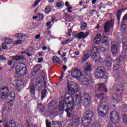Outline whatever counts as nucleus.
Here are the masks:
<instances>
[{"mask_svg": "<svg viewBox=\"0 0 127 127\" xmlns=\"http://www.w3.org/2000/svg\"><path fill=\"white\" fill-rule=\"evenodd\" d=\"M78 88L79 87L76 83L73 82L68 83V91L71 93H66L64 101L60 102L59 111L62 112L66 108L65 111L66 112L67 118L71 117V113L69 112V111H72L75 106L80 105L82 103L81 100H83L82 103L85 106H89L92 103L90 95L87 93H85L82 97L81 93L78 92Z\"/></svg>", "mask_w": 127, "mask_h": 127, "instance_id": "1", "label": "nucleus"}, {"mask_svg": "<svg viewBox=\"0 0 127 127\" xmlns=\"http://www.w3.org/2000/svg\"><path fill=\"white\" fill-rule=\"evenodd\" d=\"M97 98L101 99V101L102 102L98 108V114L100 117H105L110 111L109 103H108V97H105L104 94H100L97 96Z\"/></svg>", "mask_w": 127, "mask_h": 127, "instance_id": "2", "label": "nucleus"}, {"mask_svg": "<svg viewBox=\"0 0 127 127\" xmlns=\"http://www.w3.org/2000/svg\"><path fill=\"white\" fill-rule=\"evenodd\" d=\"M99 52V49L97 47L93 46L92 47V49L91 51V56L92 59H94V61L96 63H102L105 66H107V67H109L112 65V60L111 58H107L106 60H104L101 58V57L97 56V53Z\"/></svg>", "mask_w": 127, "mask_h": 127, "instance_id": "3", "label": "nucleus"}, {"mask_svg": "<svg viewBox=\"0 0 127 127\" xmlns=\"http://www.w3.org/2000/svg\"><path fill=\"white\" fill-rule=\"evenodd\" d=\"M0 96L2 99L4 100H8L9 102H12L14 101V91H12L9 92V90L7 86H4L0 90Z\"/></svg>", "mask_w": 127, "mask_h": 127, "instance_id": "4", "label": "nucleus"}, {"mask_svg": "<svg viewBox=\"0 0 127 127\" xmlns=\"http://www.w3.org/2000/svg\"><path fill=\"white\" fill-rule=\"evenodd\" d=\"M76 73V78H77L78 80L82 83V85H86L88 86V85H90L91 83H92V79L91 77L88 76H84L82 75V73L80 70L76 69H75Z\"/></svg>", "mask_w": 127, "mask_h": 127, "instance_id": "5", "label": "nucleus"}, {"mask_svg": "<svg viewBox=\"0 0 127 127\" xmlns=\"http://www.w3.org/2000/svg\"><path fill=\"white\" fill-rule=\"evenodd\" d=\"M15 73L20 76H25L28 72L26 65L23 63H19L17 64L15 70Z\"/></svg>", "mask_w": 127, "mask_h": 127, "instance_id": "6", "label": "nucleus"}, {"mask_svg": "<svg viewBox=\"0 0 127 127\" xmlns=\"http://www.w3.org/2000/svg\"><path fill=\"white\" fill-rule=\"evenodd\" d=\"M42 88H43V85L41 84V81H38V82H35L31 86L30 92L31 94L34 95L35 93V89H37V91H41Z\"/></svg>", "mask_w": 127, "mask_h": 127, "instance_id": "7", "label": "nucleus"}, {"mask_svg": "<svg viewBox=\"0 0 127 127\" xmlns=\"http://www.w3.org/2000/svg\"><path fill=\"white\" fill-rule=\"evenodd\" d=\"M109 38H108V36H104L102 38L101 43L102 45H101L98 47V51L100 50V51H102V52H104L106 51V48L103 46H106L107 48H109Z\"/></svg>", "mask_w": 127, "mask_h": 127, "instance_id": "8", "label": "nucleus"}, {"mask_svg": "<svg viewBox=\"0 0 127 127\" xmlns=\"http://www.w3.org/2000/svg\"><path fill=\"white\" fill-rule=\"evenodd\" d=\"M57 103L55 101L50 102L48 104V113L50 115H54L55 114V110H57Z\"/></svg>", "mask_w": 127, "mask_h": 127, "instance_id": "9", "label": "nucleus"}, {"mask_svg": "<svg viewBox=\"0 0 127 127\" xmlns=\"http://www.w3.org/2000/svg\"><path fill=\"white\" fill-rule=\"evenodd\" d=\"M110 121L113 124H118L120 122V118L119 117V114L117 111H112L110 115Z\"/></svg>", "mask_w": 127, "mask_h": 127, "instance_id": "10", "label": "nucleus"}, {"mask_svg": "<svg viewBox=\"0 0 127 127\" xmlns=\"http://www.w3.org/2000/svg\"><path fill=\"white\" fill-rule=\"evenodd\" d=\"M90 34L88 31L84 33V32H81L80 33L73 32L72 34L73 37L74 38H78V39H84L86 37H87Z\"/></svg>", "mask_w": 127, "mask_h": 127, "instance_id": "11", "label": "nucleus"}, {"mask_svg": "<svg viewBox=\"0 0 127 127\" xmlns=\"http://www.w3.org/2000/svg\"><path fill=\"white\" fill-rule=\"evenodd\" d=\"M95 75L97 78H103L105 76V68L103 66L97 67Z\"/></svg>", "mask_w": 127, "mask_h": 127, "instance_id": "12", "label": "nucleus"}, {"mask_svg": "<svg viewBox=\"0 0 127 127\" xmlns=\"http://www.w3.org/2000/svg\"><path fill=\"white\" fill-rule=\"evenodd\" d=\"M23 81L21 80H16L13 81V86L17 89V91H20L23 88Z\"/></svg>", "mask_w": 127, "mask_h": 127, "instance_id": "13", "label": "nucleus"}, {"mask_svg": "<svg viewBox=\"0 0 127 127\" xmlns=\"http://www.w3.org/2000/svg\"><path fill=\"white\" fill-rule=\"evenodd\" d=\"M80 123L79 117L77 116H74L72 120L71 121L70 124L67 126V127H78V125Z\"/></svg>", "mask_w": 127, "mask_h": 127, "instance_id": "14", "label": "nucleus"}, {"mask_svg": "<svg viewBox=\"0 0 127 127\" xmlns=\"http://www.w3.org/2000/svg\"><path fill=\"white\" fill-rule=\"evenodd\" d=\"M114 20H111L105 23L104 26V31L105 32L108 33L110 32V30L113 27Z\"/></svg>", "mask_w": 127, "mask_h": 127, "instance_id": "15", "label": "nucleus"}, {"mask_svg": "<svg viewBox=\"0 0 127 127\" xmlns=\"http://www.w3.org/2000/svg\"><path fill=\"white\" fill-rule=\"evenodd\" d=\"M46 127H62V125L60 122L56 121L53 122L51 126V123L48 120H46Z\"/></svg>", "mask_w": 127, "mask_h": 127, "instance_id": "16", "label": "nucleus"}, {"mask_svg": "<svg viewBox=\"0 0 127 127\" xmlns=\"http://www.w3.org/2000/svg\"><path fill=\"white\" fill-rule=\"evenodd\" d=\"M92 119L91 118H83L82 120V123L84 127H88L91 124Z\"/></svg>", "mask_w": 127, "mask_h": 127, "instance_id": "17", "label": "nucleus"}, {"mask_svg": "<svg viewBox=\"0 0 127 127\" xmlns=\"http://www.w3.org/2000/svg\"><path fill=\"white\" fill-rule=\"evenodd\" d=\"M101 38H102V35L100 34H97L93 40L94 44H99L101 42Z\"/></svg>", "mask_w": 127, "mask_h": 127, "instance_id": "18", "label": "nucleus"}, {"mask_svg": "<svg viewBox=\"0 0 127 127\" xmlns=\"http://www.w3.org/2000/svg\"><path fill=\"white\" fill-rule=\"evenodd\" d=\"M97 88H98V90H103L104 92L107 93L108 90L106 88V85L105 84H99L96 85Z\"/></svg>", "mask_w": 127, "mask_h": 127, "instance_id": "19", "label": "nucleus"}, {"mask_svg": "<svg viewBox=\"0 0 127 127\" xmlns=\"http://www.w3.org/2000/svg\"><path fill=\"white\" fill-rule=\"evenodd\" d=\"M85 117H88V119H91L94 116V113L91 110H87L85 112Z\"/></svg>", "mask_w": 127, "mask_h": 127, "instance_id": "20", "label": "nucleus"}, {"mask_svg": "<svg viewBox=\"0 0 127 127\" xmlns=\"http://www.w3.org/2000/svg\"><path fill=\"white\" fill-rule=\"evenodd\" d=\"M119 60H116L114 62V66L113 69L114 70H119V68H120V63L118 62Z\"/></svg>", "mask_w": 127, "mask_h": 127, "instance_id": "21", "label": "nucleus"}, {"mask_svg": "<svg viewBox=\"0 0 127 127\" xmlns=\"http://www.w3.org/2000/svg\"><path fill=\"white\" fill-rule=\"evenodd\" d=\"M123 48L125 51L127 50V37H126L123 39Z\"/></svg>", "mask_w": 127, "mask_h": 127, "instance_id": "22", "label": "nucleus"}, {"mask_svg": "<svg viewBox=\"0 0 127 127\" xmlns=\"http://www.w3.org/2000/svg\"><path fill=\"white\" fill-rule=\"evenodd\" d=\"M111 51L113 54H116L118 52V46L117 45L113 44L111 46Z\"/></svg>", "mask_w": 127, "mask_h": 127, "instance_id": "23", "label": "nucleus"}, {"mask_svg": "<svg viewBox=\"0 0 127 127\" xmlns=\"http://www.w3.org/2000/svg\"><path fill=\"white\" fill-rule=\"evenodd\" d=\"M12 59L15 61H19V60H23L24 57L22 56H16L12 57Z\"/></svg>", "mask_w": 127, "mask_h": 127, "instance_id": "24", "label": "nucleus"}, {"mask_svg": "<svg viewBox=\"0 0 127 127\" xmlns=\"http://www.w3.org/2000/svg\"><path fill=\"white\" fill-rule=\"evenodd\" d=\"M111 100H112V102L114 103V104H118V103H119V101H120L118 99V97L117 96V95L116 94L113 95V97L111 99Z\"/></svg>", "mask_w": 127, "mask_h": 127, "instance_id": "25", "label": "nucleus"}, {"mask_svg": "<svg viewBox=\"0 0 127 127\" xmlns=\"http://www.w3.org/2000/svg\"><path fill=\"white\" fill-rule=\"evenodd\" d=\"M91 64H90V63H86L85 65V67L84 69L85 71H86V72H88L89 71H91Z\"/></svg>", "mask_w": 127, "mask_h": 127, "instance_id": "26", "label": "nucleus"}, {"mask_svg": "<svg viewBox=\"0 0 127 127\" xmlns=\"http://www.w3.org/2000/svg\"><path fill=\"white\" fill-rule=\"evenodd\" d=\"M52 60L55 63H59V64H60V59H59V58L56 57V56H54L53 58H52Z\"/></svg>", "mask_w": 127, "mask_h": 127, "instance_id": "27", "label": "nucleus"}, {"mask_svg": "<svg viewBox=\"0 0 127 127\" xmlns=\"http://www.w3.org/2000/svg\"><path fill=\"white\" fill-rule=\"evenodd\" d=\"M15 36L16 38H18V39H22L24 36V35L22 33H18L15 35Z\"/></svg>", "mask_w": 127, "mask_h": 127, "instance_id": "28", "label": "nucleus"}, {"mask_svg": "<svg viewBox=\"0 0 127 127\" xmlns=\"http://www.w3.org/2000/svg\"><path fill=\"white\" fill-rule=\"evenodd\" d=\"M88 58H89V55L85 54L82 57V62H86V61L88 60Z\"/></svg>", "mask_w": 127, "mask_h": 127, "instance_id": "29", "label": "nucleus"}, {"mask_svg": "<svg viewBox=\"0 0 127 127\" xmlns=\"http://www.w3.org/2000/svg\"><path fill=\"white\" fill-rule=\"evenodd\" d=\"M51 11V7L50 6H48L45 8V12L46 13H49Z\"/></svg>", "mask_w": 127, "mask_h": 127, "instance_id": "30", "label": "nucleus"}, {"mask_svg": "<svg viewBox=\"0 0 127 127\" xmlns=\"http://www.w3.org/2000/svg\"><path fill=\"white\" fill-rule=\"evenodd\" d=\"M80 27L81 29H85V28H87V23L82 22Z\"/></svg>", "mask_w": 127, "mask_h": 127, "instance_id": "31", "label": "nucleus"}, {"mask_svg": "<svg viewBox=\"0 0 127 127\" xmlns=\"http://www.w3.org/2000/svg\"><path fill=\"white\" fill-rule=\"evenodd\" d=\"M46 95H47V90L46 89L43 90L42 92V98H45Z\"/></svg>", "mask_w": 127, "mask_h": 127, "instance_id": "32", "label": "nucleus"}, {"mask_svg": "<svg viewBox=\"0 0 127 127\" xmlns=\"http://www.w3.org/2000/svg\"><path fill=\"white\" fill-rule=\"evenodd\" d=\"M122 11H123V9L120 10L118 11L117 14V18L119 19V20H120V19L121 18V15L122 14Z\"/></svg>", "mask_w": 127, "mask_h": 127, "instance_id": "33", "label": "nucleus"}, {"mask_svg": "<svg viewBox=\"0 0 127 127\" xmlns=\"http://www.w3.org/2000/svg\"><path fill=\"white\" fill-rule=\"evenodd\" d=\"M11 42H13V40L10 39H6L5 40V43H6V44H10Z\"/></svg>", "mask_w": 127, "mask_h": 127, "instance_id": "34", "label": "nucleus"}, {"mask_svg": "<svg viewBox=\"0 0 127 127\" xmlns=\"http://www.w3.org/2000/svg\"><path fill=\"white\" fill-rule=\"evenodd\" d=\"M13 44L14 45H16L17 44H22V41L20 40H18L17 41H14L13 43Z\"/></svg>", "mask_w": 127, "mask_h": 127, "instance_id": "35", "label": "nucleus"}, {"mask_svg": "<svg viewBox=\"0 0 127 127\" xmlns=\"http://www.w3.org/2000/svg\"><path fill=\"white\" fill-rule=\"evenodd\" d=\"M90 127H101V124L98 123H95L92 125Z\"/></svg>", "mask_w": 127, "mask_h": 127, "instance_id": "36", "label": "nucleus"}, {"mask_svg": "<svg viewBox=\"0 0 127 127\" xmlns=\"http://www.w3.org/2000/svg\"><path fill=\"white\" fill-rule=\"evenodd\" d=\"M122 118L123 119L124 123L127 124V115H123Z\"/></svg>", "mask_w": 127, "mask_h": 127, "instance_id": "37", "label": "nucleus"}, {"mask_svg": "<svg viewBox=\"0 0 127 127\" xmlns=\"http://www.w3.org/2000/svg\"><path fill=\"white\" fill-rule=\"evenodd\" d=\"M44 17L43 14L39 13L38 15V20H42Z\"/></svg>", "mask_w": 127, "mask_h": 127, "instance_id": "38", "label": "nucleus"}, {"mask_svg": "<svg viewBox=\"0 0 127 127\" xmlns=\"http://www.w3.org/2000/svg\"><path fill=\"white\" fill-rule=\"evenodd\" d=\"M9 124L11 127H16V125L15 124V123L14 122V121H13V120L10 121Z\"/></svg>", "mask_w": 127, "mask_h": 127, "instance_id": "39", "label": "nucleus"}, {"mask_svg": "<svg viewBox=\"0 0 127 127\" xmlns=\"http://www.w3.org/2000/svg\"><path fill=\"white\" fill-rule=\"evenodd\" d=\"M34 71H35V72H38V71H39V70H40V66L39 65H37L35 66L34 68Z\"/></svg>", "mask_w": 127, "mask_h": 127, "instance_id": "40", "label": "nucleus"}, {"mask_svg": "<svg viewBox=\"0 0 127 127\" xmlns=\"http://www.w3.org/2000/svg\"><path fill=\"white\" fill-rule=\"evenodd\" d=\"M74 40V39L70 38L69 39H68L67 40H65L64 43L65 44H68V43H70V42L73 41Z\"/></svg>", "mask_w": 127, "mask_h": 127, "instance_id": "41", "label": "nucleus"}, {"mask_svg": "<svg viewBox=\"0 0 127 127\" xmlns=\"http://www.w3.org/2000/svg\"><path fill=\"white\" fill-rule=\"evenodd\" d=\"M127 52H124L123 53H122L121 55V57L123 58V59H125L126 57H127Z\"/></svg>", "mask_w": 127, "mask_h": 127, "instance_id": "42", "label": "nucleus"}, {"mask_svg": "<svg viewBox=\"0 0 127 127\" xmlns=\"http://www.w3.org/2000/svg\"><path fill=\"white\" fill-rule=\"evenodd\" d=\"M71 76L73 77V78H76V70L71 71Z\"/></svg>", "mask_w": 127, "mask_h": 127, "instance_id": "43", "label": "nucleus"}, {"mask_svg": "<svg viewBox=\"0 0 127 127\" xmlns=\"http://www.w3.org/2000/svg\"><path fill=\"white\" fill-rule=\"evenodd\" d=\"M72 32V29H69L67 32V36L70 37L71 36V33Z\"/></svg>", "mask_w": 127, "mask_h": 127, "instance_id": "44", "label": "nucleus"}, {"mask_svg": "<svg viewBox=\"0 0 127 127\" xmlns=\"http://www.w3.org/2000/svg\"><path fill=\"white\" fill-rule=\"evenodd\" d=\"M40 0H36L34 3V6H37V4L40 2Z\"/></svg>", "mask_w": 127, "mask_h": 127, "instance_id": "45", "label": "nucleus"}, {"mask_svg": "<svg viewBox=\"0 0 127 127\" xmlns=\"http://www.w3.org/2000/svg\"><path fill=\"white\" fill-rule=\"evenodd\" d=\"M44 54H45V53L43 51L39 53V56H40V57H42V56H44Z\"/></svg>", "mask_w": 127, "mask_h": 127, "instance_id": "46", "label": "nucleus"}, {"mask_svg": "<svg viewBox=\"0 0 127 127\" xmlns=\"http://www.w3.org/2000/svg\"><path fill=\"white\" fill-rule=\"evenodd\" d=\"M31 74L33 76V77H35V76L37 75V72L34 70L32 72Z\"/></svg>", "mask_w": 127, "mask_h": 127, "instance_id": "47", "label": "nucleus"}, {"mask_svg": "<svg viewBox=\"0 0 127 127\" xmlns=\"http://www.w3.org/2000/svg\"><path fill=\"white\" fill-rule=\"evenodd\" d=\"M2 48L3 49H7V46H6V45L5 44V43L2 44Z\"/></svg>", "mask_w": 127, "mask_h": 127, "instance_id": "48", "label": "nucleus"}, {"mask_svg": "<svg viewBox=\"0 0 127 127\" xmlns=\"http://www.w3.org/2000/svg\"><path fill=\"white\" fill-rule=\"evenodd\" d=\"M125 26V24H124V22H122V24H121V29H122V30H123V29L124 30H125V29H127V28H124Z\"/></svg>", "mask_w": 127, "mask_h": 127, "instance_id": "49", "label": "nucleus"}, {"mask_svg": "<svg viewBox=\"0 0 127 127\" xmlns=\"http://www.w3.org/2000/svg\"><path fill=\"white\" fill-rule=\"evenodd\" d=\"M0 60H1V61L5 60V58L4 57H3V55H0Z\"/></svg>", "mask_w": 127, "mask_h": 127, "instance_id": "50", "label": "nucleus"}, {"mask_svg": "<svg viewBox=\"0 0 127 127\" xmlns=\"http://www.w3.org/2000/svg\"><path fill=\"white\" fill-rule=\"evenodd\" d=\"M42 61H43V58H40L38 59V63H41V62H42Z\"/></svg>", "mask_w": 127, "mask_h": 127, "instance_id": "51", "label": "nucleus"}, {"mask_svg": "<svg viewBox=\"0 0 127 127\" xmlns=\"http://www.w3.org/2000/svg\"><path fill=\"white\" fill-rule=\"evenodd\" d=\"M56 5L57 7H61L62 5V4L60 2H57Z\"/></svg>", "mask_w": 127, "mask_h": 127, "instance_id": "52", "label": "nucleus"}, {"mask_svg": "<svg viewBox=\"0 0 127 127\" xmlns=\"http://www.w3.org/2000/svg\"><path fill=\"white\" fill-rule=\"evenodd\" d=\"M11 64H12V61H8L7 64L9 66H11Z\"/></svg>", "mask_w": 127, "mask_h": 127, "instance_id": "53", "label": "nucleus"}, {"mask_svg": "<svg viewBox=\"0 0 127 127\" xmlns=\"http://www.w3.org/2000/svg\"><path fill=\"white\" fill-rule=\"evenodd\" d=\"M72 59H74V60L76 61V60H78V57H77L76 56H73V57H71V58Z\"/></svg>", "mask_w": 127, "mask_h": 127, "instance_id": "54", "label": "nucleus"}, {"mask_svg": "<svg viewBox=\"0 0 127 127\" xmlns=\"http://www.w3.org/2000/svg\"><path fill=\"white\" fill-rule=\"evenodd\" d=\"M50 25H51V22H47L46 25V26L47 27L50 26Z\"/></svg>", "mask_w": 127, "mask_h": 127, "instance_id": "55", "label": "nucleus"}, {"mask_svg": "<svg viewBox=\"0 0 127 127\" xmlns=\"http://www.w3.org/2000/svg\"><path fill=\"white\" fill-rule=\"evenodd\" d=\"M127 19V14L123 17V20L125 21V20Z\"/></svg>", "mask_w": 127, "mask_h": 127, "instance_id": "56", "label": "nucleus"}, {"mask_svg": "<svg viewBox=\"0 0 127 127\" xmlns=\"http://www.w3.org/2000/svg\"><path fill=\"white\" fill-rule=\"evenodd\" d=\"M28 51H32V50H33V48L32 47H30L28 49Z\"/></svg>", "mask_w": 127, "mask_h": 127, "instance_id": "57", "label": "nucleus"}, {"mask_svg": "<svg viewBox=\"0 0 127 127\" xmlns=\"http://www.w3.org/2000/svg\"><path fill=\"white\" fill-rule=\"evenodd\" d=\"M36 39H39L40 37V34H38L37 35H36L35 37Z\"/></svg>", "mask_w": 127, "mask_h": 127, "instance_id": "58", "label": "nucleus"}, {"mask_svg": "<svg viewBox=\"0 0 127 127\" xmlns=\"http://www.w3.org/2000/svg\"><path fill=\"white\" fill-rule=\"evenodd\" d=\"M63 68L64 71H66V70H67V66H66V65H64Z\"/></svg>", "mask_w": 127, "mask_h": 127, "instance_id": "59", "label": "nucleus"}, {"mask_svg": "<svg viewBox=\"0 0 127 127\" xmlns=\"http://www.w3.org/2000/svg\"><path fill=\"white\" fill-rule=\"evenodd\" d=\"M97 1V0H92V4H95L96 3V2Z\"/></svg>", "mask_w": 127, "mask_h": 127, "instance_id": "60", "label": "nucleus"}, {"mask_svg": "<svg viewBox=\"0 0 127 127\" xmlns=\"http://www.w3.org/2000/svg\"><path fill=\"white\" fill-rule=\"evenodd\" d=\"M46 49H47V47H46V46H43L42 47V50H43V51H45V50H46Z\"/></svg>", "mask_w": 127, "mask_h": 127, "instance_id": "61", "label": "nucleus"}, {"mask_svg": "<svg viewBox=\"0 0 127 127\" xmlns=\"http://www.w3.org/2000/svg\"><path fill=\"white\" fill-rule=\"evenodd\" d=\"M65 6H67V7L69 6V3L68 2V1L65 2Z\"/></svg>", "mask_w": 127, "mask_h": 127, "instance_id": "62", "label": "nucleus"}, {"mask_svg": "<svg viewBox=\"0 0 127 127\" xmlns=\"http://www.w3.org/2000/svg\"><path fill=\"white\" fill-rule=\"evenodd\" d=\"M25 127H29V123H27L25 126Z\"/></svg>", "mask_w": 127, "mask_h": 127, "instance_id": "63", "label": "nucleus"}, {"mask_svg": "<svg viewBox=\"0 0 127 127\" xmlns=\"http://www.w3.org/2000/svg\"><path fill=\"white\" fill-rule=\"evenodd\" d=\"M74 54H75V55H79V54H80V53H79V52H78V51H76V52H75Z\"/></svg>", "mask_w": 127, "mask_h": 127, "instance_id": "64", "label": "nucleus"}]
</instances>
